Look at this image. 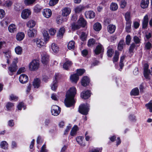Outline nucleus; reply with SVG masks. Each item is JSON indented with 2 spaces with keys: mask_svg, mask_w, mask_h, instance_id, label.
Here are the masks:
<instances>
[{
  "mask_svg": "<svg viewBox=\"0 0 152 152\" xmlns=\"http://www.w3.org/2000/svg\"><path fill=\"white\" fill-rule=\"evenodd\" d=\"M79 128L77 125H75L72 128L70 134L72 136H74L76 134L77 131L78 130Z\"/></svg>",
  "mask_w": 152,
  "mask_h": 152,
  "instance_id": "a878e982",
  "label": "nucleus"
},
{
  "mask_svg": "<svg viewBox=\"0 0 152 152\" xmlns=\"http://www.w3.org/2000/svg\"><path fill=\"white\" fill-rule=\"evenodd\" d=\"M147 109H149L151 112H152V103H149L145 105Z\"/></svg>",
  "mask_w": 152,
  "mask_h": 152,
  "instance_id": "052dcab7",
  "label": "nucleus"
},
{
  "mask_svg": "<svg viewBox=\"0 0 152 152\" xmlns=\"http://www.w3.org/2000/svg\"><path fill=\"white\" fill-rule=\"evenodd\" d=\"M28 36L29 37H34L36 34L37 31L34 29H29L27 32Z\"/></svg>",
  "mask_w": 152,
  "mask_h": 152,
  "instance_id": "dca6fc26",
  "label": "nucleus"
},
{
  "mask_svg": "<svg viewBox=\"0 0 152 152\" xmlns=\"http://www.w3.org/2000/svg\"><path fill=\"white\" fill-rule=\"evenodd\" d=\"M84 139V137L82 136H79L77 137L76 138V140L78 143L82 146H85V145L83 142V140Z\"/></svg>",
  "mask_w": 152,
  "mask_h": 152,
  "instance_id": "b1692460",
  "label": "nucleus"
},
{
  "mask_svg": "<svg viewBox=\"0 0 152 152\" xmlns=\"http://www.w3.org/2000/svg\"><path fill=\"white\" fill-rule=\"evenodd\" d=\"M51 47L52 50L54 52L57 53L58 51L59 47L55 43H52Z\"/></svg>",
  "mask_w": 152,
  "mask_h": 152,
  "instance_id": "c85d7f7f",
  "label": "nucleus"
},
{
  "mask_svg": "<svg viewBox=\"0 0 152 152\" xmlns=\"http://www.w3.org/2000/svg\"><path fill=\"white\" fill-rule=\"evenodd\" d=\"M44 38V40L46 42L48 41L50 38V37L48 33V32L46 30H44L42 32Z\"/></svg>",
  "mask_w": 152,
  "mask_h": 152,
  "instance_id": "c756f323",
  "label": "nucleus"
},
{
  "mask_svg": "<svg viewBox=\"0 0 152 152\" xmlns=\"http://www.w3.org/2000/svg\"><path fill=\"white\" fill-rule=\"evenodd\" d=\"M9 99L10 100H13L15 101H17L18 99V97L12 94L10 96Z\"/></svg>",
  "mask_w": 152,
  "mask_h": 152,
  "instance_id": "bf43d9fd",
  "label": "nucleus"
},
{
  "mask_svg": "<svg viewBox=\"0 0 152 152\" xmlns=\"http://www.w3.org/2000/svg\"><path fill=\"white\" fill-rule=\"evenodd\" d=\"M48 31L50 35L53 36L55 34L56 30L53 28H50L49 30Z\"/></svg>",
  "mask_w": 152,
  "mask_h": 152,
  "instance_id": "0e129e2a",
  "label": "nucleus"
},
{
  "mask_svg": "<svg viewBox=\"0 0 152 152\" xmlns=\"http://www.w3.org/2000/svg\"><path fill=\"white\" fill-rule=\"evenodd\" d=\"M139 90L137 88H135L132 90L130 94L131 95L137 96L139 94Z\"/></svg>",
  "mask_w": 152,
  "mask_h": 152,
  "instance_id": "72a5a7b5",
  "label": "nucleus"
},
{
  "mask_svg": "<svg viewBox=\"0 0 152 152\" xmlns=\"http://www.w3.org/2000/svg\"><path fill=\"white\" fill-rule=\"evenodd\" d=\"M131 40V37L130 35H127L126 38V42L127 45H129Z\"/></svg>",
  "mask_w": 152,
  "mask_h": 152,
  "instance_id": "69168bd1",
  "label": "nucleus"
},
{
  "mask_svg": "<svg viewBox=\"0 0 152 152\" xmlns=\"http://www.w3.org/2000/svg\"><path fill=\"white\" fill-rule=\"evenodd\" d=\"M40 80L38 78H36L34 79L33 82V86L34 88H38L40 86Z\"/></svg>",
  "mask_w": 152,
  "mask_h": 152,
  "instance_id": "f3484780",
  "label": "nucleus"
},
{
  "mask_svg": "<svg viewBox=\"0 0 152 152\" xmlns=\"http://www.w3.org/2000/svg\"><path fill=\"white\" fill-rule=\"evenodd\" d=\"M3 53L4 54L5 56L7 58V63L9 64L10 61L9 60L11 57V52L9 50H6L3 52Z\"/></svg>",
  "mask_w": 152,
  "mask_h": 152,
  "instance_id": "4be33fe9",
  "label": "nucleus"
},
{
  "mask_svg": "<svg viewBox=\"0 0 152 152\" xmlns=\"http://www.w3.org/2000/svg\"><path fill=\"white\" fill-rule=\"evenodd\" d=\"M8 29L10 32L13 33L16 31V27L15 24H11L9 26Z\"/></svg>",
  "mask_w": 152,
  "mask_h": 152,
  "instance_id": "bb28decb",
  "label": "nucleus"
},
{
  "mask_svg": "<svg viewBox=\"0 0 152 152\" xmlns=\"http://www.w3.org/2000/svg\"><path fill=\"white\" fill-rule=\"evenodd\" d=\"M39 66V61L38 60H34L30 63L29 68L31 71H35L37 70Z\"/></svg>",
  "mask_w": 152,
  "mask_h": 152,
  "instance_id": "7ed1b4c3",
  "label": "nucleus"
},
{
  "mask_svg": "<svg viewBox=\"0 0 152 152\" xmlns=\"http://www.w3.org/2000/svg\"><path fill=\"white\" fill-rule=\"evenodd\" d=\"M36 0H25L24 3L26 5H29L33 4Z\"/></svg>",
  "mask_w": 152,
  "mask_h": 152,
  "instance_id": "8fccbe9b",
  "label": "nucleus"
},
{
  "mask_svg": "<svg viewBox=\"0 0 152 152\" xmlns=\"http://www.w3.org/2000/svg\"><path fill=\"white\" fill-rule=\"evenodd\" d=\"M22 48L20 46H18L15 48V51L17 54H21L22 53Z\"/></svg>",
  "mask_w": 152,
  "mask_h": 152,
  "instance_id": "4c0bfd02",
  "label": "nucleus"
},
{
  "mask_svg": "<svg viewBox=\"0 0 152 152\" xmlns=\"http://www.w3.org/2000/svg\"><path fill=\"white\" fill-rule=\"evenodd\" d=\"M110 8L112 10H116L118 9V5L116 3H112L110 5Z\"/></svg>",
  "mask_w": 152,
  "mask_h": 152,
  "instance_id": "79ce46f5",
  "label": "nucleus"
},
{
  "mask_svg": "<svg viewBox=\"0 0 152 152\" xmlns=\"http://www.w3.org/2000/svg\"><path fill=\"white\" fill-rule=\"evenodd\" d=\"M95 40L94 39H89L88 42V47L92 46L94 44Z\"/></svg>",
  "mask_w": 152,
  "mask_h": 152,
  "instance_id": "5fc2aeb1",
  "label": "nucleus"
},
{
  "mask_svg": "<svg viewBox=\"0 0 152 152\" xmlns=\"http://www.w3.org/2000/svg\"><path fill=\"white\" fill-rule=\"evenodd\" d=\"M119 52L117 51H115V55L113 58V62L114 63L118 61V58H119Z\"/></svg>",
  "mask_w": 152,
  "mask_h": 152,
  "instance_id": "ea45409f",
  "label": "nucleus"
},
{
  "mask_svg": "<svg viewBox=\"0 0 152 152\" xmlns=\"http://www.w3.org/2000/svg\"><path fill=\"white\" fill-rule=\"evenodd\" d=\"M104 49L102 45L99 44L96 47L94 50V52L96 55H98L103 52Z\"/></svg>",
  "mask_w": 152,
  "mask_h": 152,
  "instance_id": "9b49d317",
  "label": "nucleus"
},
{
  "mask_svg": "<svg viewBox=\"0 0 152 152\" xmlns=\"http://www.w3.org/2000/svg\"><path fill=\"white\" fill-rule=\"evenodd\" d=\"M14 106V104L10 102H7L6 105V108L7 110H11L13 107Z\"/></svg>",
  "mask_w": 152,
  "mask_h": 152,
  "instance_id": "a19ab883",
  "label": "nucleus"
},
{
  "mask_svg": "<svg viewBox=\"0 0 152 152\" xmlns=\"http://www.w3.org/2000/svg\"><path fill=\"white\" fill-rule=\"evenodd\" d=\"M85 16L87 18H92L94 17L95 13L93 11H90L86 12Z\"/></svg>",
  "mask_w": 152,
  "mask_h": 152,
  "instance_id": "5701e85b",
  "label": "nucleus"
},
{
  "mask_svg": "<svg viewBox=\"0 0 152 152\" xmlns=\"http://www.w3.org/2000/svg\"><path fill=\"white\" fill-rule=\"evenodd\" d=\"M12 4V2L10 1H4L2 5L5 7H9L11 6Z\"/></svg>",
  "mask_w": 152,
  "mask_h": 152,
  "instance_id": "c03bdc74",
  "label": "nucleus"
},
{
  "mask_svg": "<svg viewBox=\"0 0 152 152\" xmlns=\"http://www.w3.org/2000/svg\"><path fill=\"white\" fill-rule=\"evenodd\" d=\"M31 14V12L30 10L25 9L23 10L21 14V17L23 19H26Z\"/></svg>",
  "mask_w": 152,
  "mask_h": 152,
  "instance_id": "0eeeda50",
  "label": "nucleus"
},
{
  "mask_svg": "<svg viewBox=\"0 0 152 152\" xmlns=\"http://www.w3.org/2000/svg\"><path fill=\"white\" fill-rule=\"evenodd\" d=\"M76 93V89L74 87L70 88L66 92L64 100V103L66 107H69L73 105L75 102L74 98Z\"/></svg>",
  "mask_w": 152,
  "mask_h": 152,
  "instance_id": "f257e3e1",
  "label": "nucleus"
},
{
  "mask_svg": "<svg viewBox=\"0 0 152 152\" xmlns=\"http://www.w3.org/2000/svg\"><path fill=\"white\" fill-rule=\"evenodd\" d=\"M93 28L95 31H99L101 29L102 25L100 23L97 22L94 24Z\"/></svg>",
  "mask_w": 152,
  "mask_h": 152,
  "instance_id": "cd10ccee",
  "label": "nucleus"
},
{
  "mask_svg": "<svg viewBox=\"0 0 152 152\" xmlns=\"http://www.w3.org/2000/svg\"><path fill=\"white\" fill-rule=\"evenodd\" d=\"M0 147L2 148L6 149L8 148V145L6 141H2L0 143Z\"/></svg>",
  "mask_w": 152,
  "mask_h": 152,
  "instance_id": "f704fd0d",
  "label": "nucleus"
},
{
  "mask_svg": "<svg viewBox=\"0 0 152 152\" xmlns=\"http://www.w3.org/2000/svg\"><path fill=\"white\" fill-rule=\"evenodd\" d=\"M22 108H23V110H25L26 109L24 104L22 102H20L17 106V108L18 110H21Z\"/></svg>",
  "mask_w": 152,
  "mask_h": 152,
  "instance_id": "3c124183",
  "label": "nucleus"
},
{
  "mask_svg": "<svg viewBox=\"0 0 152 152\" xmlns=\"http://www.w3.org/2000/svg\"><path fill=\"white\" fill-rule=\"evenodd\" d=\"M14 9L17 11H19L22 9L21 5L19 3H17L14 5Z\"/></svg>",
  "mask_w": 152,
  "mask_h": 152,
  "instance_id": "09e8293b",
  "label": "nucleus"
},
{
  "mask_svg": "<svg viewBox=\"0 0 152 152\" xmlns=\"http://www.w3.org/2000/svg\"><path fill=\"white\" fill-rule=\"evenodd\" d=\"M25 37V35L23 32H19L18 33L16 36L17 39L19 41L22 40Z\"/></svg>",
  "mask_w": 152,
  "mask_h": 152,
  "instance_id": "7c9ffc66",
  "label": "nucleus"
},
{
  "mask_svg": "<svg viewBox=\"0 0 152 152\" xmlns=\"http://www.w3.org/2000/svg\"><path fill=\"white\" fill-rule=\"evenodd\" d=\"M71 9L69 7H65L62 10V15L64 16H67L71 12Z\"/></svg>",
  "mask_w": 152,
  "mask_h": 152,
  "instance_id": "ddd939ff",
  "label": "nucleus"
},
{
  "mask_svg": "<svg viewBox=\"0 0 152 152\" xmlns=\"http://www.w3.org/2000/svg\"><path fill=\"white\" fill-rule=\"evenodd\" d=\"M67 46L69 50L74 49L75 48V42L73 41H71L69 42Z\"/></svg>",
  "mask_w": 152,
  "mask_h": 152,
  "instance_id": "c9c22d12",
  "label": "nucleus"
},
{
  "mask_svg": "<svg viewBox=\"0 0 152 152\" xmlns=\"http://www.w3.org/2000/svg\"><path fill=\"white\" fill-rule=\"evenodd\" d=\"M149 0H142L141 2V7L143 9L147 8L148 5Z\"/></svg>",
  "mask_w": 152,
  "mask_h": 152,
  "instance_id": "393cba45",
  "label": "nucleus"
},
{
  "mask_svg": "<svg viewBox=\"0 0 152 152\" xmlns=\"http://www.w3.org/2000/svg\"><path fill=\"white\" fill-rule=\"evenodd\" d=\"M42 13L43 16L47 18H50L52 14L51 11L48 9H44Z\"/></svg>",
  "mask_w": 152,
  "mask_h": 152,
  "instance_id": "1a4fd4ad",
  "label": "nucleus"
},
{
  "mask_svg": "<svg viewBox=\"0 0 152 152\" xmlns=\"http://www.w3.org/2000/svg\"><path fill=\"white\" fill-rule=\"evenodd\" d=\"M125 18L126 22H131L130 20V13L127 12L125 14Z\"/></svg>",
  "mask_w": 152,
  "mask_h": 152,
  "instance_id": "4d7b16f0",
  "label": "nucleus"
},
{
  "mask_svg": "<svg viewBox=\"0 0 152 152\" xmlns=\"http://www.w3.org/2000/svg\"><path fill=\"white\" fill-rule=\"evenodd\" d=\"M91 93L88 90L86 91H83L81 93V97L84 99L88 98L91 96Z\"/></svg>",
  "mask_w": 152,
  "mask_h": 152,
  "instance_id": "9d476101",
  "label": "nucleus"
},
{
  "mask_svg": "<svg viewBox=\"0 0 152 152\" xmlns=\"http://www.w3.org/2000/svg\"><path fill=\"white\" fill-rule=\"evenodd\" d=\"M131 22H126L125 27L126 31L128 33L130 32Z\"/></svg>",
  "mask_w": 152,
  "mask_h": 152,
  "instance_id": "e433bc0d",
  "label": "nucleus"
},
{
  "mask_svg": "<svg viewBox=\"0 0 152 152\" xmlns=\"http://www.w3.org/2000/svg\"><path fill=\"white\" fill-rule=\"evenodd\" d=\"M18 69V66L17 65H14L11 64L8 68L10 72L9 74L10 75H12V73L15 72Z\"/></svg>",
  "mask_w": 152,
  "mask_h": 152,
  "instance_id": "2eb2a0df",
  "label": "nucleus"
},
{
  "mask_svg": "<svg viewBox=\"0 0 152 152\" xmlns=\"http://www.w3.org/2000/svg\"><path fill=\"white\" fill-rule=\"evenodd\" d=\"M102 149V148H94L90 150L89 152H101Z\"/></svg>",
  "mask_w": 152,
  "mask_h": 152,
  "instance_id": "338daca9",
  "label": "nucleus"
},
{
  "mask_svg": "<svg viewBox=\"0 0 152 152\" xmlns=\"http://www.w3.org/2000/svg\"><path fill=\"white\" fill-rule=\"evenodd\" d=\"M28 76L25 74H22L19 77V80L20 82L22 84L26 83L28 80Z\"/></svg>",
  "mask_w": 152,
  "mask_h": 152,
  "instance_id": "6e6552de",
  "label": "nucleus"
},
{
  "mask_svg": "<svg viewBox=\"0 0 152 152\" xmlns=\"http://www.w3.org/2000/svg\"><path fill=\"white\" fill-rule=\"evenodd\" d=\"M152 48L151 44L149 42H146L145 44V49L146 50H150Z\"/></svg>",
  "mask_w": 152,
  "mask_h": 152,
  "instance_id": "603ef678",
  "label": "nucleus"
},
{
  "mask_svg": "<svg viewBox=\"0 0 152 152\" xmlns=\"http://www.w3.org/2000/svg\"><path fill=\"white\" fill-rule=\"evenodd\" d=\"M34 42L36 43L37 47L39 48L44 47L47 43L42 39H36Z\"/></svg>",
  "mask_w": 152,
  "mask_h": 152,
  "instance_id": "20e7f679",
  "label": "nucleus"
},
{
  "mask_svg": "<svg viewBox=\"0 0 152 152\" xmlns=\"http://www.w3.org/2000/svg\"><path fill=\"white\" fill-rule=\"evenodd\" d=\"M126 56L124 55H123L121 57L120 60V62L119 66L120 67V68L119 69V70L120 71H121L123 67L124 66V64L123 63V62Z\"/></svg>",
  "mask_w": 152,
  "mask_h": 152,
  "instance_id": "2f4dec72",
  "label": "nucleus"
},
{
  "mask_svg": "<svg viewBox=\"0 0 152 152\" xmlns=\"http://www.w3.org/2000/svg\"><path fill=\"white\" fill-rule=\"evenodd\" d=\"M151 74V72L148 69V65L147 64L144 65V77L146 79L149 78V75Z\"/></svg>",
  "mask_w": 152,
  "mask_h": 152,
  "instance_id": "423d86ee",
  "label": "nucleus"
},
{
  "mask_svg": "<svg viewBox=\"0 0 152 152\" xmlns=\"http://www.w3.org/2000/svg\"><path fill=\"white\" fill-rule=\"evenodd\" d=\"M83 7L81 5H79L75 8V11L76 13H79L83 9Z\"/></svg>",
  "mask_w": 152,
  "mask_h": 152,
  "instance_id": "864d4df0",
  "label": "nucleus"
},
{
  "mask_svg": "<svg viewBox=\"0 0 152 152\" xmlns=\"http://www.w3.org/2000/svg\"><path fill=\"white\" fill-rule=\"evenodd\" d=\"M89 110V105L87 104H82L80 105L79 109V111L81 114L87 115Z\"/></svg>",
  "mask_w": 152,
  "mask_h": 152,
  "instance_id": "f03ea898",
  "label": "nucleus"
},
{
  "mask_svg": "<svg viewBox=\"0 0 152 152\" xmlns=\"http://www.w3.org/2000/svg\"><path fill=\"white\" fill-rule=\"evenodd\" d=\"M70 79L72 82L76 83L79 80V77L77 75L74 74L71 75Z\"/></svg>",
  "mask_w": 152,
  "mask_h": 152,
  "instance_id": "aec40b11",
  "label": "nucleus"
},
{
  "mask_svg": "<svg viewBox=\"0 0 152 152\" xmlns=\"http://www.w3.org/2000/svg\"><path fill=\"white\" fill-rule=\"evenodd\" d=\"M41 9V6L39 5H36L34 8V11L35 12L38 13L40 11Z\"/></svg>",
  "mask_w": 152,
  "mask_h": 152,
  "instance_id": "13d9d810",
  "label": "nucleus"
},
{
  "mask_svg": "<svg viewBox=\"0 0 152 152\" xmlns=\"http://www.w3.org/2000/svg\"><path fill=\"white\" fill-rule=\"evenodd\" d=\"M148 16L147 15H145L144 17L143 21H142V28H145L147 26L148 20Z\"/></svg>",
  "mask_w": 152,
  "mask_h": 152,
  "instance_id": "6ab92c4d",
  "label": "nucleus"
},
{
  "mask_svg": "<svg viewBox=\"0 0 152 152\" xmlns=\"http://www.w3.org/2000/svg\"><path fill=\"white\" fill-rule=\"evenodd\" d=\"M116 29V26L113 24L109 25L107 27L108 31L110 34L113 33Z\"/></svg>",
  "mask_w": 152,
  "mask_h": 152,
  "instance_id": "a211bd4d",
  "label": "nucleus"
},
{
  "mask_svg": "<svg viewBox=\"0 0 152 152\" xmlns=\"http://www.w3.org/2000/svg\"><path fill=\"white\" fill-rule=\"evenodd\" d=\"M135 47V44L134 43L132 44L129 48V51L130 53H132L133 52Z\"/></svg>",
  "mask_w": 152,
  "mask_h": 152,
  "instance_id": "774afa93",
  "label": "nucleus"
},
{
  "mask_svg": "<svg viewBox=\"0 0 152 152\" xmlns=\"http://www.w3.org/2000/svg\"><path fill=\"white\" fill-rule=\"evenodd\" d=\"M90 80L87 76H84L82 79L81 83L82 85L84 86H86L88 84Z\"/></svg>",
  "mask_w": 152,
  "mask_h": 152,
  "instance_id": "4468645a",
  "label": "nucleus"
},
{
  "mask_svg": "<svg viewBox=\"0 0 152 152\" xmlns=\"http://www.w3.org/2000/svg\"><path fill=\"white\" fill-rule=\"evenodd\" d=\"M85 70L84 69H79L77 70V73L78 75L81 76L85 72Z\"/></svg>",
  "mask_w": 152,
  "mask_h": 152,
  "instance_id": "e2e57ef3",
  "label": "nucleus"
},
{
  "mask_svg": "<svg viewBox=\"0 0 152 152\" xmlns=\"http://www.w3.org/2000/svg\"><path fill=\"white\" fill-rule=\"evenodd\" d=\"M59 0H50L49 2V5L50 6H53L56 4Z\"/></svg>",
  "mask_w": 152,
  "mask_h": 152,
  "instance_id": "680f3d73",
  "label": "nucleus"
},
{
  "mask_svg": "<svg viewBox=\"0 0 152 152\" xmlns=\"http://www.w3.org/2000/svg\"><path fill=\"white\" fill-rule=\"evenodd\" d=\"M72 63L71 61H67L64 64L63 67L64 69L67 70L72 65Z\"/></svg>",
  "mask_w": 152,
  "mask_h": 152,
  "instance_id": "473e14b6",
  "label": "nucleus"
},
{
  "mask_svg": "<svg viewBox=\"0 0 152 152\" xmlns=\"http://www.w3.org/2000/svg\"><path fill=\"white\" fill-rule=\"evenodd\" d=\"M77 23L80 26L84 27L86 24V22L83 18L80 17L77 21Z\"/></svg>",
  "mask_w": 152,
  "mask_h": 152,
  "instance_id": "412c9836",
  "label": "nucleus"
},
{
  "mask_svg": "<svg viewBox=\"0 0 152 152\" xmlns=\"http://www.w3.org/2000/svg\"><path fill=\"white\" fill-rule=\"evenodd\" d=\"M61 108L56 105H53L51 107V113L54 116H57L60 113Z\"/></svg>",
  "mask_w": 152,
  "mask_h": 152,
  "instance_id": "39448f33",
  "label": "nucleus"
},
{
  "mask_svg": "<svg viewBox=\"0 0 152 152\" xmlns=\"http://www.w3.org/2000/svg\"><path fill=\"white\" fill-rule=\"evenodd\" d=\"M55 80L53 81V84L51 86V89L53 91H55L57 88V80L56 78L55 77Z\"/></svg>",
  "mask_w": 152,
  "mask_h": 152,
  "instance_id": "49530a36",
  "label": "nucleus"
},
{
  "mask_svg": "<svg viewBox=\"0 0 152 152\" xmlns=\"http://www.w3.org/2000/svg\"><path fill=\"white\" fill-rule=\"evenodd\" d=\"M81 26L78 24L76 23H73L72 25V29L75 30L80 28Z\"/></svg>",
  "mask_w": 152,
  "mask_h": 152,
  "instance_id": "6e6d98bb",
  "label": "nucleus"
},
{
  "mask_svg": "<svg viewBox=\"0 0 152 152\" xmlns=\"http://www.w3.org/2000/svg\"><path fill=\"white\" fill-rule=\"evenodd\" d=\"M65 29L64 28H61L57 34V36L59 37H62L65 32Z\"/></svg>",
  "mask_w": 152,
  "mask_h": 152,
  "instance_id": "58836bf2",
  "label": "nucleus"
},
{
  "mask_svg": "<svg viewBox=\"0 0 152 152\" xmlns=\"http://www.w3.org/2000/svg\"><path fill=\"white\" fill-rule=\"evenodd\" d=\"M35 25V22L33 20L29 21L27 24V26L29 28H32Z\"/></svg>",
  "mask_w": 152,
  "mask_h": 152,
  "instance_id": "a18cd8bd",
  "label": "nucleus"
},
{
  "mask_svg": "<svg viewBox=\"0 0 152 152\" xmlns=\"http://www.w3.org/2000/svg\"><path fill=\"white\" fill-rule=\"evenodd\" d=\"M125 45L124 40H121L119 42L118 46V50H121L123 48V45Z\"/></svg>",
  "mask_w": 152,
  "mask_h": 152,
  "instance_id": "37998d69",
  "label": "nucleus"
},
{
  "mask_svg": "<svg viewBox=\"0 0 152 152\" xmlns=\"http://www.w3.org/2000/svg\"><path fill=\"white\" fill-rule=\"evenodd\" d=\"M67 19L66 18H58L56 19L57 23L58 24H60L62 22L66 21Z\"/></svg>",
  "mask_w": 152,
  "mask_h": 152,
  "instance_id": "de8ad7c7",
  "label": "nucleus"
},
{
  "mask_svg": "<svg viewBox=\"0 0 152 152\" xmlns=\"http://www.w3.org/2000/svg\"><path fill=\"white\" fill-rule=\"evenodd\" d=\"M42 56V61L44 64H46L48 61L49 56L48 55L44 53L41 55Z\"/></svg>",
  "mask_w": 152,
  "mask_h": 152,
  "instance_id": "f8f14e48",
  "label": "nucleus"
}]
</instances>
